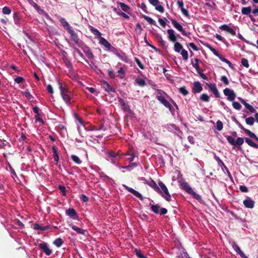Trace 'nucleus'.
I'll return each mask as SVG.
<instances>
[{"label":"nucleus","mask_w":258,"mask_h":258,"mask_svg":"<svg viewBox=\"0 0 258 258\" xmlns=\"http://www.w3.org/2000/svg\"><path fill=\"white\" fill-rule=\"evenodd\" d=\"M136 82L140 86H141V87H144L145 86L146 84L145 83V81L141 79V78H137L136 79Z\"/></svg>","instance_id":"nucleus-46"},{"label":"nucleus","mask_w":258,"mask_h":258,"mask_svg":"<svg viewBox=\"0 0 258 258\" xmlns=\"http://www.w3.org/2000/svg\"><path fill=\"white\" fill-rule=\"evenodd\" d=\"M159 209L160 206L159 205H152L151 206V211L154 213L155 214H159Z\"/></svg>","instance_id":"nucleus-38"},{"label":"nucleus","mask_w":258,"mask_h":258,"mask_svg":"<svg viewBox=\"0 0 258 258\" xmlns=\"http://www.w3.org/2000/svg\"><path fill=\"white\" fill-rule=\"evenodd\" d=\"M158 100L161 102L165 107L170 108V104L167 100H166L164 96H159Z\"/></svg>","instance_id":"nucleus-22"},{"label":"nucleus","mask_w":258,"mask_h":258,"mask_svg":"<svg viewBox=\"0 0 258 258\" xmlns=\"http://www.w3.org/2000/svg\"><path fill=\"white\" fill-rule=\"evenodd\" d=\"M244 140L249 146L255 149H258V145L254 143L250 139L248 138H245Z\"/></svg>","instance_id":"nucleus-30"},{"label":"nucleus","mask_w":258,"mask_h":258,"mask_svg":"<svg viewBox=\"0 0 258 258\" xmlns=\"http://www.w3.org/2000/svg\"><path fill=\"white\" fill-rule=\"evenodd\" d=\"M223 93L225 96H227V99L230 101H233L236 97V94L234 92L233 90H231L229 88H225L223 90Z\"/></svg>","instance_id":"nucleus-5"},{"label":"nucleus","mask_w":258,"mask_h":258,"mask_svg":"<svg viewBox=\"0 0 258 258\" xmlns=\"http://www.w3.org/2000/svg\"><path fill=\"white\" fill-rule=\"evenodd\" d=\"M71 159L73 161L77 164H80L82 163V161L80 158L75 155H72L71 156Z\"/></svg>","instance_id":"nucleus-45"},{"label":"nucleus","mask_w":258,"mask_h":258,"mask_svg":"<svg viewBox=\"0 0 258 258\" xmlns=\"http://www.w3.org/2000/svg\"><path fill=\"white\" fill-rule=\"evenodd\" d=\"M135 60L140 69H141L142 70L144 69L145 68L144 65L142 63L141 61L140 60L139 58L136 57L135 58Z\"/></svg>","instance_id":"nucleus-58"},{"label":"nucleus","mask_w":258,"mask_h":258,"mask_svg":"<svg viewBox=\"0 0 258 258\" xmlns=\"http://www.w3.org/2000/svg\"><path fill=\"white\" fill-rule=\"evenodd\" d=\"M50 228L49 225L41 226L38 223H35L33 225V229L36 230L45 231Z\"/></svg>","instance_id":"nucleus-23"},{"label":"nucleus","mask_w":258,"mask_h":258,"mask_svg":"<svg viewBox=\"0 0 258 258\" xmlns=\"http://www.w3.org/2000/svg\"><path fill=\"white\" fill-rule=\"evenodd\" d=\"M203 90L202 84L199 81L195 82L193 84L192 92L194 94L199 93Z\"/></svg>","instance_id":"nucleus-12"},{"label":"nucleus","mask_w":258,"mask_h":258,"mask_svg":"<svg viewBox=\"0 0 258 258\" xmlns=\"http://www.w3.org/2000/svg\"><path fill=\"white\" fill-rule=\"evenodd\" d=\"M118 102L121 106L122 110L124 112H129L130 111V106L125 102L122 98H119Z\"/></svg>","instance_id":"nucleus-15"},{"label":"nucleus","mask_w":258,"mask_h":258,"mask_svg":"<svg viewBox=\"0 0 258 258\" xmlns=\"http://www.w3.org/2000/svg\"><path fill=\"white\" fill-rule=\"evenodd\" d=\"M232 136H228L226 137L227 140L229 144L233 146V149H241V146L244 143V139L242 138L238 137L236 140L234 138L237 137V133L236 132H232L231 133Z\"/></svg>","instance_id":"nucleus-1"},{"label":"nucleus","mask_w":258,"mask_h":258,"mask_svg":"<svg viewBox=\"0 0 258 258\" xmlns=\"http://www.w3.org/2000/svg\"><path fill=\"white\" fill-rule=\"evenodd\" d=\"M14 20L15 24L19 25L20 24L21 17L19 13L16 12L14 14Z\"/></svg>","instance_id":"nucleus-36"},{"label":"nucleus","mask_w":258,"mask_h":258,"mask_svg":"<svg viewBox=\"0 0 258 258\" xmlns=\"http://www.w3.org/2000/svg\"><path fill=\"white\" fill-rule=\"evenodd\" d=\"M174 49L175 51L177 52H180V51H182V49H183L182 45L178 42H175L174 45Z\"/></svg>","instance_id":"nucleus-34"},{"label":"nucleus","mask_w":258,"mask_h":258,"mask_svg":"<svg viewBox=\"0 0 258 258\" xmlns=\"http://www.w3.org/2000/svg\"><path fill=\"white\" fill-rule=\"evenodd\" d=\"M251 11V7H243L241 9V13L243 15H248L249 17H250V12Z\"/></svg>","instance_id":"nucleus-31"},{"label":"nucleus","mask_w":258,"mask_h":258,"mask_svg":"<svg viewBox=\"0 0 258 258\" xmlns=\"http://www.w3.org/2000/svg\"><path fill=\"white\" fill-rule=\"evenodd\" d=\"M239 189L242 192H247L248 191V188L245 185H240Z\"/></svg>","instance_id":"nucleus-60"},{"label":"nucleus","mask_w":258,"mask_h":258,"mask_svg":"<svg viewBox=\"0 0 258 258\" xmlns=\"http://www.w3.org/2000/svg\"><path fill=\"white\" fill-rule=\"evenodd\" d=\"M238 99L240 102L244 105L245 108L247 109L250 112L253 113L255 111V110L254 109V108L248 103H247L245 100L240 97H238Z\"/></svg>","instance_id":"nucleus-18"},{"label":"nucleus","mask_w":258,"mask_h":258,"mask_svg":"<svg viewBox=\"0 0 258 258\" xmlns=\"http://www.w3.org/2000/svg\"><path fill=\"white\" fill-rule=\"evenodd\" d=\"M118 5L120 6L122 10L124 12H128V11L130 10V7L124 3L120 2L118 3Z\"/></svg>","instance_id":"nucleus-41"},{"label":"nucleus","mask_w":258,"mask_h":258,"mask_svg":"<svg viewBox=\"0 0 258 258\" xmlns=\"http://www.w3.org/2000/svg\"><path fill=\"white\" fill-rule=\"evenodd\" d=\"M122 186L128 192H130L132 193V194H133L135 196H136V197L139 198L140 200H143V196L138 191L135 190L134 189H133V188H132L131 187H128L126 185L123 184Z\"/></svg>","instance_id":"nucleus-9"},{"label":"nucleus","mask_w":258,"mask_h":258,"mask_svg":"<svg viewBox=\"0 0 258 258\" xmlns=\"http://www.w3.org/2000/svg\"><path fill=\"white\" fill-rule=\"evenodd\" d=\"M142 16L150 25L154 26L156 25V22L151 18L144 15Z\"/></svg>","instance_id":"nucleus-39"},{"label":"nucleus","mask_w":258,"mask_h":258,"mask_svg":"<svg viewBox=\"0 0 258 258\" xmlns=\"http://www.w3.org/2000/svg\"><path fill=\"white\" fill-rule=\"evenodd\" d=\"M220 80L225 85H228L229 83L228 79L225 76H222Z\"/></svg>","instance_id":"nucleus-59"},{"label":"nucleus","mask_w":258,"mask_h":258,"mask_svg":"<svg viewBox=\"0 0 258 258\" xmlns=\"http://www.w3.org/2000/svg\"><path fill=\"white\" fill-rule=\"evenodd\" d=\"M244 206L249 209H252L254 206L255 202L253 200L250 198L247 197L243 202Z\"/></svg>","instance_id":"nucleus-14"},{"label":"nucleus","mask_w":258,"mask_h":258,"mask_svg":"<svg viewBox=\"0 0 258 258\" xmlns=\"http://www.w3.org/2000/svg\"><path fill=\"white\" fill-rule=\"evenodd\" d=\"M58 85L60 94L63 100L67 104H70L71 92L68 88L63 87L61 83L58 82Z\"/></svg>","instance_id":"nucleus-3"},{"label":"nucleus","mask_w":258,"mask_h":258,"mask_svg":"<svg viewBox=\"0 0 258 258\" xmlns=\"http://www.w3.org/2000/svg\"><path fill=\"white\" fill-rule=\"evenodd\" d=\"M209 90L214 94L216 98L220 97V93L215 84H207Z\"/></svg>","instance_id":"nucleus-13"},{"label":"nucleus","mask_w":258,"mask_h":258,"mask_svg":"<svg viewBox=\"0 0 258 258\" xmlns=\"http://www.w3.org/2000/svg\"><path fill=\"white\" fill-rule=\"evenodd\" d=\"M223 127V124L221 120H218L216 122V128L219 131H221Z\"/></svg>","instance_id":"nucleus-47"},{"label":"nucleus","mask_w":258,"mask_h":258,"mask_svg":"<svg viewBox=\"0 0 258 258\" xmlns=\"http://www.w3.org/2000/svg\"><path fill=\"white\" fill-rule=\"evenodd\" d=\"M70 226H71L72 228L77 233L85 235V232H86L85 230L78 227L77 226L74 225H70Z\"/></svg>","instance_id":"nucleus-26"},{"label":"nucleus","mask_w":258,"mask_h":258,"mask_svg":"<svg viewBox=\"0 0 258 258\" xmlns=\"http://www.w3.org/2000/svg\"><path fill=\"white\" fill-rule=\"evenodd\" d=\"M233 247L234 250L240 255L241 258H247V256L241 250L240 247L237 245L234 244Z\"/></svg>","instance_id":"nucleus-29"},{"label":"nucleus","mask_w":258,"mask_h":258,"mask_svg":"<svg viewBox=\"0 0 258 258\" xmlns=\"http://www.w3.org/2000/svg\"><path fill=\"white\" fill-rule=\"evenodd\" d=\"M63 241L61 238H56L54 241L53 244L59 247L63 244Z\"/></svg>","instance_id":"nucleus-42"},{"label":"nucleus","mask_w":258,"mask_h":258,"mask_svg":"<svg viewBox=\"0 0 258 258\" xmlns=\"http://www.w3.org/2000/svg\"><path fill=\"white\" fill-rule=\"evenodd\" d=\"M101 85L102 87L108 93H115V89L111 86L106 81H102L101 82Z\"/></svg>","instance_id":"nucleus-11"},{"label":"nucleus","mask_w":258,"mask_h":258,"mask_svg":"<svg viewBox=\"0 0 258 258\" xmlns=\"http://www.w3.org/2000/svg\"><path fill=\"white\" fill-rule=\"evenodd\" d=\"M206 46L213 53V54L216 56L218 57L220 59V58L223 57L218 53L215 48L211 46L210 44H207Z\"/></svg>","instance_id":"nucleus-33"},{"label":"nucleus","mask_w":258,"mask_h":258,"mask_svg":"<svg viewBox=\"0 0 258 258\" xmlns=\"http://www.w3.org/2000/svg\"><path fill=\"white\" fill-rule=\"evenodd\" d=\"M149 186L154 189L155 191H159V187L157 185L154 180L151 179L150 181L146 180V182Z\"/></svg>","instance_id":"nucleus-21"},{"label":"nucleus","mask_w":258,"mask_h":258,"mask_svg":"<svg viewBox=\"0 0 258 258\" xmlns=\"http://www.w3.org/2000/svg\"><path fill=\"white\" fill-rule=\"evenodd\" d=\"M144 40H145V43H146V44L150 46V47H151L152 48H153V49H154L155 51H157V48L155 47L154 46H153V45H152L151 44H150L149 42V41L147 40V36H146V35H145V36L144 37Z\"/></svg>","instance_id":"nucleus-56"},{"label":"nucleus","mask_w":258,"mask_h":258,"mask_svg":"<svg viewBox=\"0 0 258 258\" xmlns=\"http://www.w3.org/2000/svg\"><path fill=\"white\" fill-rule=\"evenodd\" d=\"M52 150L53 153L54 160L56 162V164L57 165L59 161V156L57 152V148L55 146H53Z\"/></svg>","instance_id":"nucleus-24"},{"label":"nucleus","mask_w":258,"mask_h":258,"mask_svg":"<svg viewBox=\"0 0 258 258\" xmlns=\"http://www.w3.org/2000/svg\"><path fill=\"white\" fill-rule=\"evenodd\" d=\"M200 99L204 102H209L210 101V98H209V96L206 93L202 94L200 96Z\"/></svg>","instance_id":"nucleus-44"},{"label":"nucleus","mask_w":258,"mask_h":258,"mask_svg":"<svg viewBox=\"0 0 258 258\" xmlns=\"http://www.w3.org/2000/svg\"><path fill=\"white\" fill-rule=\"evenodd\" d=\"M180 187L181 188L184 190L186 192H187L188 194L192 192V189L191 187L189 185L188 183L186 182H182L180 183Z\"/></svg>","instance_id":"nucleus-20"},{"label":"nucleus","mask_w":258,"mask_h":258,"mask_svg":"<svg viewBox=\"0 0 258 258\" xmlns=\"http://www.w3.org/2000/svg\"><path fill=\"white\" fill-rule=\"evenodd\" d=\"M158 185L160 187L159 191H156L167 201L170 202L171 201V196L169 194L167 187L164 183L161 181L158 182Z\"/></svg>","instance_id":"nucleus-2"},{"label":"nucleus","mask_w":258,"mask_h":258,"mask_svg":"<svg viewBox=\"0 0 258 258\" xmlns=\"http://www.w3.org/2000/svg\"><path fill=\"white\" fill-rule=\"evenodd\" d=\"M189 195H191L194 198L197 200L199 201H202V197L200 195L197 194L196 192H195L193 190H192V192H190Z\"/></svg>","instance_id":"nucleus-43"},{"label":"nucleus","mask_w":258,"mask_h":258,"mask_svg":"<svg viewBox=\"0 0 258 258\" xmlns=\"http://www.w3.org/2000/svg\"><path fill=\"white\" fill-rule=\"evenodd\" d=\"M220 60L221 61L226 63L227 64H228L230 68H233L232 64L231 63V62L229 60L225 58V57H222L220 58Z\"/></svg>","instance_id":"nucleus-57"},{"label":"nucleus","mask_w":258,"mask_h":258,"mask_svg":"<svg viewBox=\"0 0 258 258\" xmlns=\"http://www.w3.org/2000/svg\"><path fill=\"white\" fill-rule=\"evenodd\" d=\"M29 2L38 13H42L44 12V11L33 0H29Z\"/></svg>","instance_id":"nucleus-27"},{"label":"nucleus","mask_w":258,"mask_h":258,"mask_svg":"<svg viewBox=\"0 0 258 258\" xmlns=\"http://www.w3.org/2000/svg\"><path fill=\"white\" fill-rule=\"evenodd\" d=\"M67 31L70 34L71 38L74 41L75 44L78 46H82L83 43L84 42L80 40L77 34L73 29V28L70 27L69 28L67 29Z\"/></svg>","instance_id":"nucleus-4"},{"label":"nucleus","mask_w":258,"mask_h":258,"mask_svg":"<svg viewBox=\"0 0 258 258\" xmlns=\"http://www.w3.org/2000/svg\"><path fill=\"white\" fill-rule=\"evenodd\" d=\"M100 43L108 49H109L111 46L110 43L106 39L102 37L100 38Z\"/></svg>","instance_id":"nucleus-25"},{"label":"nucleus","mask_w":258,"mask_h":258,"mask_svg":"<svg viewBox=\"0 0 258 258\" xmlns=\"http://www.w3.org/2000/svg\"><path fill=\"white\" fill-rule=\"evenodd\" d=\"M22 93L23 95H24L26 98L30 101H33V99H34V97L33 95L30 93L29 90L28 89H26L24 91H22Z\"/></svg>","instance_id":"nucleus-28"},{"label":"nucleus","mask_w":258,"mask_h":258,"mask_svg":"<svg viewBox=\"0 0 258 258\" xmlns=\"http://www.w3.org/2000/svg\"><path fill=\"white\" fill-rule=\"evenodd\" d=\"M79 47H81L83 50V51L85 53L86 56L89 59H93L94 58V55H93V53L92 52L91 49L84 43H83V45H82V46H79Z\"/></svg>","instance_id":"nucleus-6"},{"label":"nucleus","mask_w":258,"mask_h":258,"mask_svg":"<svg viewBox=\"0 0 258 258\" xmlns=\"http://www.w3.org/2000/svg\"><path fill=\"white\" fill-rule=\"evenodd\" d=\"M181 54L182 56L183 60H187L188 59V52L185 49H182L181 51Z\"/></svg>","instance_id":"nucleus-48"},{"label":"nucleus","mask_w":258,"mask_h":258,"mask_svg":"<svg viewBox=\"0 0 258 258\" xmlns=\"http://www.w3.org/2000/svg\"><path fill=\"white\" fill-rule=\"evenodd\" d=\"M179 91L184 96H186L188 94V91L186 89V88L185 87L180 88L179 89Z\"/></svg>","instance_id":"nucleus-53"},{"label":"nucleus","mask_w":258,"mask_h":258,"mask_svg":"<svg viewBox=\"0 0 258 258\" xmlns=\"http://www.w3.org/2000/svg\"><path fill=\"white\" fill-rule=\"evenodd\" d=\"M171 23L172 24L174 27V28H176L179 32H181L183 35L185 36L187 35V33L183 29L182 26L179 23H178L176 20L174 19L171 20Z\"/></svg>","instance_id":"nucleus-8"},{"label":"nucleus","mask_w":258,"mask_h":258,"mask_svg":"<svg viewBox=\"0 0 258 258\" xmlns=\"http://www.w3.org/2000/svg\"><path fill=\"white\" fill-rule=\"evenodd\" d=\"M244 132L248 135L249 137L254 139L255 141L258 142V138L256 136V135L250 131L245 128L243 130Z\"/></svg>","instance_id":"nucleus-32"},{"label":"nucleus","mask_w":258,"mask_h":258,"mask_svg":"<svg viewBox=\"0 0 258 258\" xmlns=\"http://www.w3.org/2000/svg\"><path fill=\"white\" fill-rule=\"evenodd\" d=\"M135 251L136 252V255L139 257V258H142L143 257V256H144V255L141 253V251L140 250H138L137 249H136L135 250Z\"/></svg>","instance_id":"nucleus-64"},{"label":"nucleus","mask_w":258,"mask_h":258,"mask_svg":"<svg viewBox=\"0 0 258 258\" xmlns=\"http://www.w3.org/2000/svg\"><path fill=\"white\" fill-rule=\"evenodd\" d=\"M220 29L222 30L227 31L232 36L236 35V32L226 24H224L220 27Z\"/></svg>","instance_id":"nucleus-16"},{"label":"nucleus","mask_w":258,"mask_h":258,"mask_svg":"<svg viewBox=\"0 0 258 258\" xmlns=\"http://www.w3.org/2000/svg\"><path fill=\"white\" fill-rule=\"evenodd\" d=\"M200 61V60L199 59L196 58L194 59V61L195 62V63L192 62V65L196 69L197 73L201 70L200 69V66L199 65V62Z\"/></svg>","instance_id":"nucleus-40"},{"label":"nucleus","mask_w":258,"mask_h":258,"mask_svg":"<svg viewBox=\"0 0 258 258\" xmlns=\"http://www.w3.org/2000/svg\"><path fill=\"white\" fill-rule=\"evenodd\" d=\"M108 50H110L111 51H112L117 56H118L119 57H120V53L119 52L118 50H117L113 46H111L110 48H109V49Z\"/></svg>","instance_id":"nucleus-51"},{"label":"nucleus","mask_w":258,"mask_h":258,"mask_svg":"<svg viewBox=\"0 0 258 258\" xmlns=\"http://www.w3.org/2000/svg\"><path fill=\"white\" fill-rule=\"evenodd\" d=\"M232 106L236 110H240L241 108V105L238 102H233L232 103Z\"/></svg>","instance_id":"nucleus-55"},{"label":"nucleus","mask_w":258,"mask_h":258,"mask_svg":"<svg viewBox=\"0 0 258 258\" xmlns=\"http://www.w3.org/2000/svg\"><path fill=\"white\" fill-rule=\"evenodd\" d=\"M66 214L70 217L75 219L78 218V214L74 208H69L66 211Z\"/></svg>","instance_id":"nucleus-19"},{"label":"nucleus","mask_w":258,"mask_h":258,"mask_svg":"<svg viewBox=\"0 0 258 258\" xmlns=\"http://www.w3.org/2000/svg\"><path fill=\"white\" fill-rule=\"evenodd\" d=\"M241 62L242 66H244V67H245L246 68H249V65L248 61L247 60V59H246L245 58H242L241 59Z\"/></svg>","instance_id":"nucleus-54"},{"label":"nucleus","mask_w":258,"mask_h":258,"mask_svg":"<svg viewBox=\"0 0 258 258\" xmlns=\"http://www.w3.org/2000/svg\"><path fill=\"white\" fill-rule=\"evenodd\" d=\"M59 21L61 23L62 26L66 28L67 29L69 28L70 27H72L69 24V23L65 20L64 18H60L59 19Z\"/></svg>","instance_id":"nucleus-37"},{"label":"nucleus","mask_w":258,"mask_h":258,"mask_svg":"<svg viewBox=\"0 0 258 258\" xmlns=\"http://www.w3.org/2000/svg\"><path fill=\"white\" fill-rule=\"evenodd\" d=\"M11 9L8 7H4L2 10V12L4 14L9 15L11 13Z\"/></svg>","instance_id":"nucleus-52"},{"label":"nucleus","mask_w":258,"mask_h":258,"mask_svg":"<svg viewBox=\"0 0 258 258\" xmlns=\"http://www.w3.org/2000/svg\"><path fill=\"white\" fill-rule=\"evenodd\" d=\"M245 121L247 124L252 125H253V124L254 122V119L253 117H249L246 118Z\"/></svg>","instance_id":"nucleus-50"},{"label":"nucleus","mask_w":258,"mask_h":258,"mask_svg":"<svg viewBox=\"0 0 258 258\" xmlns=\"http://www.w3.org/2000/svg\"><path fill=\"white\" fill-rule=\"evenodd\" d=\"M24 79L22 77H18L15 79V81L18 84H21L24 82Z\"/></svg>","instance_id":"nucleus-62"},{"label":"nucleus","mask_w":258,"mask_h":258,"mask_svg":"<svg viewBox=\"0 0 258 258\" xmlns=\"http://www.w3.org/2000/svg\"><path fill=\"white\" fill-rule=\"evenodd\" d=\"M107 72H108V76L111 78L113 79V78H114L116 77L115 73V72L112 70H108Z\"/></svg>","instance_id":"nucleus-61"},{"label":"nucleus","mask_w":258,"mask_h":258,"mask_svg":"<svg viewBox=\"0 0 258 258\" xmlns=\"http://www.w3.org/2000/svg\"><path fill=\"white\" fill-rule=\"evenodd\" d=\"M80 199L84 202H87L89 201L88 198L84 194H81L80 195Z\"/></svg>","instance_id":"nucleus-63"},{"label":"nucleus","mask_w":258,"mask_h":258,"mask_svg":"<svg viewBox=\"0 0 258 258\" xmlns=\"http://www.w3.org/2000/svg\"><path fill=\"white\" fill-rule=\"evenodd\" d=\"M168 35V39L173 42H176L177 40V37L175 34V32L173 29H168L167 31Z\"/></svg>","instance_id":"nucleus-17"},{"label":"nucleus","mask_w":258,"mask_h":258,"mask_svg":"<svg viewBox=\"0 0 258 258\" xmlns=\"http://www.w3.org/2000/svg\"><path fill=\"white\" fill-rule=\"evenodd\" d=\"M149 2L152 6L155 7V9L157 11L161 13H164V9L162 6L159 5V0H149Z\"/></svg>","instance_id":"nucleus-7"},{"label":"nucleus","mask_w":258,"mask_h":258,"mask_svg":"<svg viewBox=\"0 0 258 258\" xmlns=\"http://www.w3.org/2000/svg\"><path fill=\"white\" fill-rule=\"evenodd\" d=\"M90 28L91 32L97 37L100 38L101 37V33L97 29L92 26H90Z\"/></svg>","instance_id":"nucleus-35"},{"label":"nucleus","mask_w":258,"mask_h":258,"mask_svg":"<svg viewBox=\"0 0 258 258\" xmlns=\"http://www.w3.org/2000/svg\"><path fill=\"white\" fill-rule=\"evenodd\" d=\"M9 144L6 140L0 139V149L5 148Z\"/></svg>","instance_id":"nucleus-49"},{"label":"nucleus","mask_w":258,"mask_h":258,"mask_svg":"<svg viewBox=\"0 0 258 258\" xmlns=\"http://www.w3.org/2000/svg\"><path fill=\"white\" fill-rule=\"evenodd\" d=\"M39 247L42 250L46 255L49 256L52 253V250L49 249L48 245L45 242L40 243L38 244Z\"/></svg>","instance_id":"nucleus-10"}]
</instances>
